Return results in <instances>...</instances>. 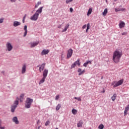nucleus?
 Masks as SVG:
<instances>
[{
  "label": "nucleus",
  "instance_id": "obj_20",
  "mask_svg": "<svg viewBox=\"0 0 129 129\" xmlns=\"http://www.w3.org/2000/svg\"><path fill=\"white\" fill-rule=\"evenodd\" d=\"M69 23H68L67 25H66L64 29L62 31V32H66V31H67V29H68V28H69Z\"/></svg>",
  "mask_w": 129,
  "mask_h": 129
},
{
  "label": "nucleus",
  "instance_id": "obj_46",
  "mask_svg": "<svg viewBox=\"0 0 129 129\" xmlns=\"http://www.w3.org/2000/svg\"><path fill=\"white\" fill-rule=\"evenodd\" d=\"M128 108L129 107L126 106L125 108V110H127V111L128 110Z\"/></svg>",
  "mask_w": 129,
  "mask_h": 129
},
{
  "label": "nucleus",
  "instance_id": "obj_30",
  "mask_svg": "<svg viewBox=\"0 0 129 129\" xmlns=\"http://www.w3.org/2000/svg\"><path fill=\"white\" fill-rule=\"evenodd\" d=\"M99 129H103L104 128V125L103 124H101L98 126Z\"/></svg>",
  "mask_w": 129,
  "mask_h": 129
},
{
  "label": "nucleus",
  "instance_id": "obj_60",
  "mask_svg": "<svg viewBox=\"0 0 129 129\" xmlns=\"http://www.w3.org/2000/svg\"><path fill=\"white\" fill-rule=\"evenodd\" d=\"M106 2H107V0H106Z\"/></svg>",
  "mask_w": 129,
  "mask_h": 129
},
{
  "label": "nucleus",
  "instance_id": "obj_36",
  "mask_svg": "<svg viewBox=\"0 0 129 129\" xmlns=\"http://www.w3.org/2000/svg\"><path fill=\"white\" fill-rule=\"evenodd\" d=\"M50 123V121H47L46 122H45V125H49V124Z\"/></svg>",
  "mask_w": 129,
  "mask_h": 129
},
{
  "label": "nucleus",
  "instance_id": "obj_52",
  "mask_svg": "<svg viewBox=\"0 0 129 129\" xmlns=\"http://www.w3.org/2000/svg\"><path fill=\"white\" fill-rule=\"evenodd\" d=\"M37 5H38V6H39V5H41V2H38Z\"/></svg>",
  "mask_w": 129,
  "mask_h": 129
},
{
  "label": "nucleus",
  "instance_id": "obj_19",
  "mask_svg": "<svg viewBox=\"0 0 129 129\" xmlns=\"http://www.w3.org/2000/svg\"><path fill=\"white\" fill-rule=\"evenodd\" d=\"M24 96H25V95L23 94H22L20 95V102H23V100H24Z\"/></svg>",
  "mask_w": 129,
  "mask_h": 129
},
{
  "label": "nucleus",
  "instance_id": "obj_37",
  "mask_svg": "<svg viewBox=\"0 0 129 129\" xmlns=\"http://www.w3.org/2000/svg\"><path fill=\"white\" fill-rule=\"evenodd\" d=\"M87 28L90 29V24L89 23L87 24Z\"/></svg>",
  "mask_w": 129,
  "mask_h": 129
},
{
  "label": "nucleus",
  "instance_id": "obj_54",
  "mask_svg": "<svg viewBox=\"0 0 129 129\" xmlns=\"http://www.w3.org/2000/svg\"><path fill=\"white\" fill-rule=\"evenodd\" d=\"M23 23H25V20L23 19Z\"/></svg>",
  "mask_w": 129,
  "mask_h": 129
},
{
  "label": "nucleus",
  "instance_id": "obj_57",
  "mask_svg": "<svg viewBox=\"0 0 129 129\" xmlns=\"http://www.w3.org/2000/svg\"><path fill=\"white\" fill-rule=\"evenodd\" d=\"M101 79H103V77H101Z\"/></svg>",
  "mask_w": 129,
  "mask_h": 129
},
{
  "label": "nucleus",
  "instance_id": "obj_21",
  "mask_svg": "<svg viewBox=\"0 0 129 129\" xmlns=\"http://www.w3.org/2000/svg\"><path fill=\"white\" fill-rule=\"evenodd\" d=\"M45 79H46V78L43 77L42 79L39 82V84H42L45 82Z\"/></svg>",
  "mask_w": 129,
  "mask_h": 129
},
{
  "label": "nucleus",
  "instance_id": "obj_34",
  "mask_svg": "<svg viewBox=\"0 0 129 129\" xmlns=\"http://www.w3.org/2000/svg\"><path fill=\"white\" fill-rule=\"evenodd\" d=\"M75 66H76V64L74 63H73L71 66V69H72V68H75Z\"/></svg>",
  "mask_w": 129,
  "mask_h": 129
},
{
  "label": "nucleus",
  "instance_id": "obj_40",
  "mask_svg": "<svg viewBox=\"0 0 129 129\" xmlns=\"http://www.w3.org/2000/svg\"><path fill=\"white\" fill-rule=\"evenodd\" d=\"M127 33L126 32H123L121 33L122 36H124L125 35H126Z\"/></svg>",
  "mask_w": 129,
  "mask_h": 129
},
{
  "label": "nucleus",
  "instance_id": "obj_58",
  "mask_svg": "<svg viewBox=\"0 0 129 129\" xmlns=\"http://www.w3.org/2000/svg\"><path fill=\"white\" fill-rule=\"evenodd\" d=\"M38 129H40V126H38Z\"/></svg>",
  "mask_w": 129,
  "mask_h": 129
},
{
  "label": "nucleus",
  "instance_id": "obj_45",
  "mask_svg": "<svg viewBox=\"0 0 129 129\" xmlns=\"http://www.w3.org/2000/svg\"><path fill=\"white\" fill-rule=\"evenodd\" d=\"M39 71L40 72H42V71H43V70H42V69H41V68H39Z\"/></svg>",
  "mask_w": 129,
  "mask_h": 129
},
{
  "label": "nucleus",
  "instance_id": "obj_42",
  "mask_svg": "<svg viewBox=\"0 0 129 129\" xmlns=\"http://www.w3.org/2000/svg\"><path fill=\"white\" fill-rule=\"evenodd\" d=\"M86 27H87V25H86V24H85L83 26L82 29H85V28H86Z\"/></svg>",
  "mask_w": 129,
  "mask_h": 129
},
{
  "label": "nucleus",
  "instance_id": "obj_3",
  "mask_svg": "<svg viewBox=\"0 0 129 129\" xmlns=\"http://www.w3.org/2000/svg\"><path fill=\"white\" fill-rule=\"evenodd\" d=\"M19 97H17L14 101V105L11 106V111L12 112H15V110L19 105Z\"/></svg>",
  "mask_w": 129,
  "mask_h": 129
},
{
  "label": "nucleus",
  "instance_id": "obj_53",
  "mask_svg": "<svg viewBox=\"0 0 129 129\" xmlns=\"http://www.w3.org/2000/svg\"><path fill=\"white\" fill-rule=\"evenodd\" d=\"M57 28L58 29H60V28H61V26H58Z\"/></svg>",
  "mask_w": 129,
  "mask_h": 129
},
{
  "label": "nucleus",
  "instance_id": "obj_1",
  "mask_svg": "<svg viewBox=\"0 0 129 129\" xmlns=\"http://www.w3.org/2000/svg\"><path fill=\"white\" fill-rule=\"evenodd\" d=\"M122 56V52L121 51L115 50L113 54V60L115 63H118Z\"/></svg>",
  "mask_w": 129,
  "mask_h": 129
},
{
  "label": "nucleus",
  "instance_id": "obj_31",
  "mask_svg": "<svg viewBox=\"0 0 129 129\" xmlns=\"http://www.w3.org/2000/svg\"><path fill=\"white\" fill-rule=\"evenodd\" d=\"M74 98H75V99H76L78 101H81V97H75Z\"/></svg>",
  "mask_w": 129,
  "mask_h": 129
},
{
  "label": "nucleus",
  "instance_id": "obj_43",
  "mask_svg": "<svg viewBox=\"0 0 129 129\" xmlns=\"http://www.w3.org/2000/svg\"><path fill=\"white\" fill-rule=\"evenodd\" d=\"M70 11L71 13H73V8H71L70 9Z\"/></svg>",
  "mask_w": 129,
  "mask_h": 129
},
{
  "label": "nucleus",
  "instance_id": "obj_41",
  "mask_svg": "<svg viewBox=\"0 0 129 129\" xmlns=\"http://www.w3.org/2000/svg\"><path fill=\"white\" fill-rule=\"evenodd\" d=\"M59 99V95H57L55 97V100H58Z\"/></svg>",
  "mask_w": 129,
  "mask_h": 129
},
{
  "label": "nucleus",
  "instance_id": "obj_51",
  "mask_svg": "<svg viewBox=\"0 0 129 129\" xmlns=\"http://www.w3.org/2000/svg\"><path fill=\"white\" fill-rule=\"evenodd\" d=\"M38 7H39V5H38V4H36V5H35V8H38Z\"/></svg>",
  "mask_w": 129,
  "mask_h": 129
},
{
  "label": "nucleus",
  "instance_id": "obj_11",
  "mask_svg": "<svg viewBox=\"0 0 129 129\" xmlns=\"http://www.w3.org/2000/svg\"><path fill=\"white\" fill-rule=\"evenodd\" d=\"M47 75H48V70L45 69L43 71V77L46 78Z\"/></svg>",
  "mask_w": 129,
  "mask_h": 129
},
{
  "label": "nucleus",
  "instance_id": "obj_22",
  "mask_svg": "<svg viewBox=\"0 0 129 129\" xmlns=\"http://www.w3.org/2000/svg\"><path fill=\"white\" fill-rule=\"evenodd\" d=\"M116 99V94H114L112 97H111V99L112 101H114V100H115Z\"/></svg>",
  "mask_w": 129,
  "mask_h": 129
},
{
  "label": "nucleus",
  "instance_id": "obj_48",
  "mask_svg": "<svg viewBox=\"0 0 129 129\" xmlns=\"http://www.w3.org/2000/svg\"><path fill=\"white\" fill-rule=\"evenodd\" d=\"M89 30V29L87 28L86 30V33H88V30Z\"/></svg>",
  "mask_w": 129,
  "mask_h": 129
},
{
  "label": "nucleus",
  "instance_id": "obj_50",
  "mask_svg": "<svg viewBox=\"0 0 129 129\" xmlns=\"http://www.w3.org/2000/svg\"><path fill=\"white\" fill-rule=\"evenodd\" d=\"M30 46H31V48H33V43H30Z\"/></svg>",
  "mask_w": 129,
  "mask_h": 129
},
{
  "label": "nucleus",
  "instance_id": "obj_38",
  "mask_svg": "<svg viewBox=\"0 0 129 129\" xmlns=\"http://www.w3.org/2000/svg\"><path fill=\"white\" fill-rule=\"evenodd\" d=\"M116 84V81H113L112 82V85H113V86H114V85H115Z\"/></svg>",
  "mask_w": 129,
  "mask_h": 129
},
{
  "label": "nucleus",
  "instance_id": "obj_39",
  "mask_svg": "<svg viewBox=\"0 0 129 129\" xmlns=\"http://www.w3.org/2000/svg\"><path fill=\"white\" fill-rule=\"evenodd\" d=\"M127 112V110H124V116L126 115V113Z\"/></svg>",
  "mask_w": 129,
  "mask_h": 129
},
{
  "label": "nucleus",
  "instance_id": "obj_16",
  "mask_svg": "<svg viewBox=\"0 0 129 129\" xmlns=\"http://www.w3.org/2000/svg\"><path fill=\"white\" fill-rule=\"evenodd\" d=\"M24 30L25 31L23 37H26L27 36V34L28 33V31L27 30V25H25L24 28Z\"/></svg>",
  "mask_w": 129,
  "mask_h": 129
},
{
  "label": "nucleus",
  "instance_id": "obj_55",
  "mask_svg": "<svg viewBox=\"0 0 129 129\" xmlns=\"http://www.w3.org/2000/svg\"><path fill=\"white\" fill-rule=\"evenodd\" d=\"M103 93H104V92H105V90H104V91H103Z\"/></svg>",
  "mask_w": 129,
  "mask_h": 129
},
{
  "label": "nucleus",
  "instance_id": "obj_7",
  "mask_svg": "<svg viewBox=\"0 0 129 129\" xmlns=\"http://www.w3.org/2000/svg\"><path fill=\"white\" fill-rule=\"evenodd\" d=\"M6 46L8 51H12V50H13V45H12V44L8 42L6 44Z\"/></svg>",
  "mask_w": 129,
  "mask_h": 129
},
{
  "label": "nucleus",
  "instance_id": "obj_14",
  "mask_svg": "<svg viewBox=\"0 0 129 129\" xmlns=\"http://www.w3.org/2000/svg\"><path fill=\"white\" fill-rule=\"evenodd\" d=\"M21 25V22H19L18 21H14L13 23L14 27H18V26H20Z\"/></svg>",
  "mask_w": 129,
  "mask_h": 129
},
{
  "label": "nucleus",
  "instance_id": "obj_35",
  "mask_svg": "<svg viewBox=\"0 0 129 129\" xmlns=\"http://www.w3.org/2000/svg\"><path fill=\"white\" fill-rule=\"evenodd\" d=\"M4 18L0 19V24H2V23H4Z\"/></svg>",
  "mask_w": 129,
  "mask_h": 129
},
{
  "label": "nucleus",
  "instance_id": "obj_10",
  "mask_svg": "<svg viewBox=\"0 0 129 129\" xmlns=\"http://www.w3.org/2000/svg\"><path fill=\"white\" fill-rule=\"evenodd\" d=\"M124 26H125V23H124L123 21L120 22L119 24L120 29H122V28H124Z\"/></svg>",
  "mask_w": 129,
  "mask_h": 129
},
{
  "label": "nucleus",
  "instance_id": "obj_24",
  "mask_svg": "<svg viewBox=\"0 0 129 129\" xmlns=\"http://www.w3.org/2000/svg\"><path fill=\"white\" fill-rule=\"evenodd\" d=\"M45 65H46V63H43L42 64H41L40 67H39L40 69H42V70H44L45 69Z\"/></svg>",
  "mask_w": 129,
  "mask_h": 129
},
{
  "label": "nucleus",
  "instance_id": "obj_8",
  "mask_svg": "<svg viewBox=\"0 0 129 129\" xmlns=\"http://www.w3.org/2000/svg\"><path fill=\"white\" fill-rule=\"evenodd\" d=\"M26 68H27V65L26 64H23L22 68V74H24V73H26Z\"/></svg>",
  "mask_w": 129,
  "mask_h": 129
},
{
  "label": "nucleus",
  "instance_id": "obj_9",
  "mask_svg": "<svg viewBox=\"0 0 129 129\" xmlns=\"http://www.w3.org/2000/svg\"><path fill=\"white\" fill-rule=\"evenodd\" d=\"M49 52H50L49 49H43L41 52V55H47V54H49Z\"/></svg>",
  "mask_w": 129,
  "mask_h": 129
},
{
  "label": "nucleus",
  "instance_id": "obj_33",
  "mask_svg": "<svg viewBox=\"0 0 129 129\" xmlns=\"http://www.w3.org/2000/svg\"><path fill=\"white\" fill-rule=\"evenodd\" d=\"M71 2H73V0H66V4H69V3H71Z\"/></svg>",
  "mask_w": 129,
  "mask_h": 129
},
{
  "label": "nucleus",
  "instance_id": "obj_6",
  "mask_svg": "<svg viewBox=\"0 0 129 129\" xmlns=\"http://www.w3.org/2000/svg\"><path fill=\"white\" fill-rule=\"evenodd\" d=\"M122 83H123V80L121 79L119 80L117 82H116V84L113 86L114 88L117 87V86H119V85H121Z\"/></svg>",
  "mask_w": 129,
  "mask_h": 129
},
{
  "label": "nucleus",
  "instance_id": "obj_2",
  "mask_svg": "<svg viewBox=\"0 0 129 129\" xmlns=\"http://www.w3.org/2000/svg\"><path fill=\"white\" fill-rule=\"evenodd\" d=\"M43 8L44 7H41L36 11V13L33 15V21H37L38 20L39 15L42 13Z\"/></svg>",
  "mask_w": 129,
  "mask_h": 129
},
{
  "label": "nucleus",
  "instance_id": "obj_32",
  "mask_svg": "<svg viewBox=\"0 0 129 129\" xmlns=\"http://www.w3.org/2000/svg\"><path fill=\"white\" fill-rule=\"evenodd\" d=\"M0 129H5V127L2 126V120L0 119Z\"/></svg>",
  "mask_w": 129,
  "mask_h": 129
},
{
  "label": "nucleus",
  "instance_id": "obj_4",
  "mask_svg": "<svg viewBox=\"0 0 129 129\" xmlns=\"http://www.w3.org/2000/svg\"><path fill=\"white\" fill-rule=\"evenodd\" d=\"M32 99L28 98L25 103V107L26 108H30L31 107V103H32Z\"/></svg>",
  "mask_w": 129,
  "mask_h": 129
},
{
  "label": "nucleus",
  "instance_id": "obj_17",
  "mask_svg": "<svg viewBox=\"0 0 129 129\" xmlns=\"http://www.w3.org/2000/svg\"><path fill=\"white\" fill-rule=\"evenodd\" d=\"M91 64V60H89V61H87L86 62H85L84 64H83V66L84 67H87V66L88 65V64Z\"/></svg>",
  "mask_w": 129,
  "mask_h": 129
},
{
  "label": "nucleus",
  "instance_id": "obj_59",
  "mask_svg": "<svg viewBox=\"0 0 129 129\" xmlns=\"http://www.w3.org/2000/svg\"><path fill=\"white\" fill-rule=\"evenodd\" d=\"M114 2H117V0H114Z\"/></svg>",
  "mask_w": 129,
  "mask_h": 129
},
{
  "label": "nucleus",
  "instance_id": "obj_56",
  "mask_svg": "<svg viewBox=\"0 0 129 129\" xmlns=\"http://www.w3.org/2000/svg\"><path fill=\"white\" fill-rule=\"evenodd\" d=\"M31 20H33V17H31Z\"/></svg>",
  "mask_w": 129,
  "mask_h": 129
},
{
  "label": "nucleus",
  "instance_id": "obj_5",
  "mask_svg": "<svg viewBox=\"0 0 129 129\" xmlns=\"http://www.w3.org/2000/svg\"><path fill=\"white\" fill-rule=\"evenodd\" d=\"M73 54V49H72V48H70L68 51V53L67 55V59H69L70 58H71Z\"/></svg>",
  "mask_w": 129,
  "mask_h": 129
},
{
  "label": "nucleus",
  "instance_id": "obj_47",
  "mask_svg": "<svg viewBox=\"0 0 129 129\" xmlns=\"http://www.w3.org/2000/svg\"><path fill=\"white\" fill-rule=\"evenodd\" d=\"M26 17H27V15H25L24 16V17H23V19H24V20H25Z\"/></svg>",
  "mask_w": 129,
  "mask_h": 129
},
{
  "label": "nucleus",
  "instance_id": "obj_26",
  "mask_svg": "<svg viewBox=\"0 0 129 129\" xmlns=\"http://www.w3.org/2000/svg\"><path fill=\"white\" fill-rule=\"evenodd\" d=\"M39 42L36 41V42H33V47H36L37 45L39 44Z\"/></svg>",
  "mask_w": 129,
  "mask_h": 129
},
{
  "label": "nucleus",
  "instance_id": "obj_44",
  "mask_svg": "<svg viewBox=\"0 0 129 129\" xmlns=\"http://www.w3.org/2000/svg\"><path fill=\"white\" fill-rule=\"evenodd\" d=\"M10 1H11V3H16V1L17 0H10Z\"/></svg>",
  "mask_w": 129,
  "mask_h": 129
},
{
  "label": "nucleus",
  "instance_id": "obj_29",
  "mask_svg": "<svg viewBox=\"0 0 129 129\" xmlns=\"http://www.w3.org/2000/svg\"><path fill=\"white\" fill-rule=\"evenodd\" d=\"M106 14H107V9H105L104 12H103V15L106 16Z\"/></svg>",
  "mask_w": 129,
  "mask_h": 129
},
{
  "label": "nucleus",
  "instance_id": "obj_15",
  "mask_svg": "<svg viewBox=\"0 0 129 129\" xmlns=\"http://www.w3.org/2000/svg\"><path fill=\"white\" fill-rule=\"evenodd\" d=\"M115 12H124L125 11V9L124 8H117L115 9Z\"/></svg>",
  "mask_w": 129,
  "mask_h": 129
},
{
  "label": "nucleus",
  "instance_id": "obj_27",
  "mask_svg": "<svg viewBox=\"0 0 129 129\" xmlns=\"http://www.w3.org/2000/svg\"><path fill=\"white\" fill-rule=\"evenodd\" d=\"M60 108H61V104H58L56 107V111H58V110H59V109H60Z\"/></svg>",
  "mask_w": 129,
  "mask_h": 129
},
{
  "label": "nucleus",
  "instance_id": "obj_23",
  "mask_svg": "<svg viewBox=\"0 0 129 129\" xmlns=\"http://www.w3.org/2000/svg\"><path fill=\"white\" fill-rule=\"evenodd\" d=\"M82 124H83L82 121H80L78 123V127H81L82 126Z\"/></svg>",
  "mask_w": 129,
  "mask_h": 129
},
{
  "label": "nucleus",
  "instance_id": "obj_18",
  "mask_svg": "<svg viewBox=\"0 0 129 129\" xmlns=\"http://www.w3.org/2000/svg\"><path fill=\"white\" fill-rule=\"evenodd\" d=\"M74 63L75 65H78V66H80L81 63L80 62V60L78 59L77 61H76Z\"/></svg>",
  "mask_w": 129,
  "mask_h": 129
},
{
  "label": "nucleus",
  "instance_id": "obj_12",
  "mask_svg": "<svg viewBox=\"0 0 129 129\" xmlns=\"http://www.w3.org/2000/svg\"><path fill=\"white\" fill-rule=\"evenodd\" d=\"M13 121L15 122L16 124H19V120H18V117L16 116L13 118Z\"/></svg>",
  "mask_w": 129,
  "mask_h": 129
},
{
  "label": "nucleus",
  "instance_id": "obj_25",
  "mask_svg": "<svg viewBox=\"0 0 129 129\" xmlns=\"http://www.w3.org/2000/svg\"><path fill=\"white\" fill-rule=\"evenodd\" d=\"M91 13H92V8H90L87 13V16H89V15H91Z\"/></svg>",
  "mask_w": 129,
  "mask_h": 129
},
{
  "label": "nucleus",
  "instance_id": "obj_28",
  "mask_svg": "<svg viewBox=\"0 0 129 129\" xmlns=\"http://www.w3.org/2000/svg\"><path fill=\"white\" fill-rule=\"evenodd\" d=\"M72 113H73V114H74L75 115V114L77 113V110L75 109H73L72 110Z\"/></svg>",
  "mask_w": 129,
  "mask_h": 129
},
{
  "label": "nucleus",
  "instance_id": "obj_49",
  "mask_svg": "<svg viewBox=\"0 0 129 129\" xmlns=\"http://www.w3.org/2000/svg\"><path fill=\"white\" fill-rule=\"evenodd\" d=\"M40 122H41V121H40V120H38L37 121V124H39V123H40Z\"/></svg>",
  "mask_w": 129,
  "mask_h": 129
},
{
  "label": "nucleus",
  "instance_id": "obj_13",
  "mask_svg": "<svg viewBox=\"0 0 129 129\" xmlns=\"http://www.w3.org/2000/svg\"><path fill=\"white\" fill-rule=\"evenodd\" d=\"M78 72L79 73V75L80 76V75H82V74L85 73V71L84 70L81 71V69L79 68L78 70Z\"/></svg>",
  "mask_w": 129,
  "mask_h": 129
}]
</instances>
